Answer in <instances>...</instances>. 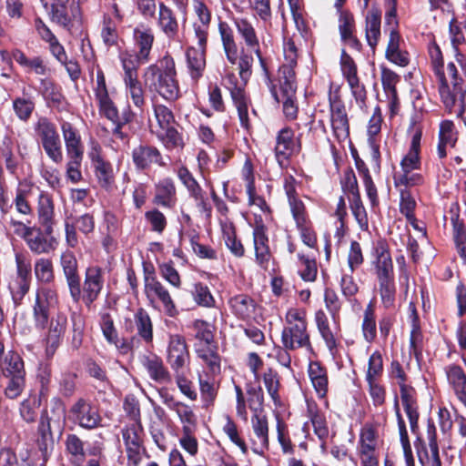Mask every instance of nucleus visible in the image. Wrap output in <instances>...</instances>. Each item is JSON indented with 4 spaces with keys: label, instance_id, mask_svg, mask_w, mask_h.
Here are the masks:
<instances>
[{
    "label": "nucleus",
    "instance_id": "nucleus-1",
    "mask_svg": "<svg viewBox=\"0 0 466 466\" xmlns=\"http://www.w3.org/2000/svg\"><path fill=\"white\" fill-rule=\"evenodd\" d=\"M56 302V292L49 288H42L37 290L32 307L35 328L45 331L43 343L48 357L54 356L62 344L68 324L66 314L59 309L55 310Z\"/></svg>",
    "mask_w": 466,
    "mask_h": 466
},
{
    "label": "nucleus",
    "instance_id": "nucleus-2",
    "mask_svg": "<svg viewBox=\"0 0 466 466\" xmlns=\"http://www.w3.org/2000/svg\"><path fill=\"white\" fill-rule=\"evenodd\" d=\"M62 268L69 294L76 303L82 301L87 309L98 299L104 286V272L98 266H90L85 271L83 287L78 271V262L72 251L66 250L60 256Z\"/></svg>",
    "mask_w": 466,
    "mask_h": 466
},
{
    "label": "nucleus",
    "instance_id": "nucleus-3",
    "mask_svg": "<svg viewBox=\"0 0 466 466\" xmlns=\"http://www.w3.org/2000/svg\"><path fill=\"white\" fill-rule=\"evenodd\" d=\"M236 61L230 63L237 65L238 76L233 72L225 75L222 80L223 86L229 92L230 98L237 109L240 126L246 130H249L251 124L248 117V107L251 105V98L246 91V86L253 73V56L243 47L237 50Z\"/></svg>",
    "mask_w": 466,
    "mask_h": 466
},
{
    "label": "nucleus",
    "instance_id": "nucleus-4",
    "mask_svg": "<svg viewBox=\"0 0 466 466\" xmlns=\"http://www.w3.org/2000/svg\"><path fill=\"white\" fill-rule=\"evenodd\" d=\"M144 83L150 91L158 94L168 102H175L180 97L176 63L168 53L148 66L144 73Z\"/></svg>",
    "mask_w": 466,
    "mask_h": 466
},
{
    "label": "nucleus",
    "instance_id": "nucleus-5",
    "mask_svg": "<svg viewBox=\"0 0 466 466\" xmlns=\"http://www.w3.org/2000/svg\"><path fill=\"white\" fill-rule=\"evenodd\" d=\"M124 330L131 334L127 338L128 342V353L140 343L146 346L153 347L154 342V325L149 313L142 307L137 309L133 314V319H124Z\"/></svg>",
    "mask_w": 466,
    "mask_h": 466
},
{
    "label": "nucleus",
    "instance_id": "nucleus-6",
    "mask_svg": "<svg viewBox=\"0 0 466 466\" xmlns=\"http://www.w3.org/2000/svg\"><path fill=\"white\" fill-rule=\"evenodd\" d=\"M64 421L49 416L46 408L43 409L37 420L35 432V443L44 458H46L55 448L56 435L59 439L64 431Z\"/></svg>",
    "mask_w": 466,
    "mask_h": 466
},
{
    "label": "nucleus",
    "instance_id": "nucleus-7",
    "mask_svg": "<svg viewBox=\"0 0 466 466\" xmlns=\"http://www.w3.org/2000/svg\"><path fill=\"white\" fill-rule=\"evenodd\" d=\"M328 100L332 134L339 143L345 142L350 136V117L339 88L338 87L332 91L331 83Z\"/></svg>",
    "mask_w": 466,
    "mask_h": 466
},
{
    "label": "nucleus",
    "instance_id": "nucleus-8",
    "mask_svg": "<svg viewBox=\"0 0 466 466\" xmlns=\"http://www.w3.org/2000/svg\"><path fill=\"white\" fill-rule=\"evenodd\" d=\"M34 130L46 156L54 163L60 164L63 161V149L56 124L46 116H40L35 123Z\"/></svg>",
    "mask_w": 466,
    "mask_h": 466
},
{
    "label": "nucleus",
    "instance_id": "nucleus-9",
    "mask_svg": "<svg viewBox=\"0 0 466 466\" xmlns=\"http://www.w3.org/2000/svg\"><path fill=\"white\" fill-rule=\"evenodd\" d=\"M68 419L86 431H93L103 426L99 407L84 397L77 398L70 406Z\"/></svg>",
    "mask_w": 466,
    "mask_h": 466
},
{
    "label": "nucleus",
    "instance_id": "nucleus-10",
    "mask_svg": "<svg viewBox=\"0 0 466 466\" xmlns=\"http://www.w3.org/2000/svg\"><path fill=\"white\" fill-rule=\"evenodd\" d=\"M252 244L256 265L263 270H268L270 261L274 259V254L270 248L268 228L260 216L255 217L252 225Z\"/></svg>",
    "mask_w": 466,
    "mask_h": 466
},
{
    "label": "nucleus",
    "instance_id": "nucleus-11",
    "mask_svg": "<svg viewBox=\"0 0 466 466\" xmlns=\"http://www.w3.org/2000/svg\"><path fill=\"white\" fill-rule=\"evenodd\" d=\"M297 80L279 79V89L277 85L269 86V91L278 104L282 105L284 116L289 121L298 118L299 100L297 96Z\"/></svg>",
    "mask_w": 466,
    "mask_h": 466
},
{
    "label": "nucleus",
    "instance_id": "nucleus-12",
    "mask_svg": "<svg viewBox=\"0 0 466 466\" xmlns=\"http://www.w3.org/2000/svg\"><path fill=\"white\" fill-rule=\"evenodd\" d=\"M87 157L91 161L99 186L106 190L111 189L115 183L113 166L105 158L100 143L94 138L90 139L88 143Z\"/></svg>",
    "mask_w": 466,
    "mask_h": 466
},
{
    "label": "nucleus",
    "instance_id": "nucleus-13",
    "mask_svg": "<svg viewBox=\"0 0 466 466\" xmlns=\"http://www.w3.org/2000/svg\"><path fill=\"white\" fill-rule=\"evenodd\" d=\"M422 130L421 124L415 117L410 118L407 132L412 133L411 140L408 152L400 163L401 172H412L420 169Z\"/></svg>",
    "mask_w": 466,
    "mask_h": 466
},
{
    "label": "nucleus",
    "instance_id": "nucleus-14",
    "mask_svg": "<svg viewBox=\"0 0 466 466\" xmlns=\"http://www.w3.org/2000/svg\"><path fill=\"white\" fill-rule=\"evenodd\" d=\"M301 150V134L295 137L294 130L285 127L278 131L274 147L275 158L280 167L288 164L293 155Z\"/></svg>",
    "mask_w": 466,
    "mask_h": 466
},
{
    "label": "nucleus",
    "instance_id": "nucleus-15",
    "mask_svg": "<svg viewBox=\"0 0 466 466\" xmlns=\"http://www.w3.org/2000/svg\"><path fill=\"white\" fill-rule=\"evenodd\" d=\"M25 242L29 250L35 255H47L54 252L58 241L54 236V228L32 226V229L25 238Z\"/></svg>",
    "mask_w": 466,
    "mask_h": 466
},
{
    "label": "nucleus",
    "instance_id": "nucleus-16",
    "mask_svg": "<svg viewBox=\"0 0 466 466\" xmlns=\"http://www.w3.org/2000/svg\"><path fill=\"white\" fill-rule=\"evenodd\" d=\"M132 162L138 172H147L153 166L165 167L161 151L154 145L141 142L131 151Z\"/></svg>",
    "mask_w": 466,
    "mask_h": 466
},
{
    "label": "nucleus",
    "instance_id": "nucleus-17",
    "mask_svg": "<svg viewBox=\"0 0 466 466\" xmlns=\"http://www.w3.org/2000/svg\"><path fill=\"white\" fill-rule=\"evenodd\" d=\"M167 362L173 372L185 370L190 363V354L184 336L172 334L169 336Z\"/></svg>",
    "mask_w": 466,
    "mask_h": 466
},
{
    "label": "nucleus",
    "instance_id": "nucleus-18",
    "mask_svg": "<svg viewBox=\"0 0 466 466\" xmlns=\"http://www.w3.org/2000/svg\"><path fill=\"white\" fill-rule=\"evenodd\" d=\"M314 321L317 329L329 353L331 355H335L338 352V347L339 345V339L337 335L341 330L340 325L339 326V329H336L335 324L333 323L332 328L330 326L328 315L322 309L316 310L314 314Z\"/></svg>",
    "mask_w": 466,
    "mask_h": 466
},
{
    "label": "nucleus",
    "instance_id": "nucleus-19",
    "mask_svg": "<svg viewBox=\"0 0 466 466\" xmlns=\"http://www.w3.org/2000/svg\"><path fill=\"white\" fill-rule=\"evenodd\" d=\"M281 343L291 350L301 348L312 350L308 326L292 325L284 327L281 332Z\"/></svg>",
    "mask_w": 466,
    "mask_h": 466
},
{
    "label": "nucleus",
    "instance_id": "nucleus-20",
    "mask_svg": "<svg viewBox=\"0 0 466 466\" xmlns=\"http://www.w3.org/2000/svg\"><path fill=\"white\" fill-rule=\"evenodd\" d=\"M373 250L375 256L374 266L378 280L394 278L392 258L386 239H379Z\"/></svg>",
    "mask_w": 466,
    "mask_h": 466
},
{
    "label": "nucleus",
    "instance_id": "nucleus-21",
    "mask_svg": "<svg viewBox=\"0 0 466 466\" xmlns=\"http://www.w3.org/2000/svg\"><path fill=\"white\" fill-rule=\"evenodd\" d=\"M153 204L164 208L172 209L177 203V187L170 177L160 178L154 187Z\"/></svg>",
    "mask_w": 466,
    "mask_h": 466
},
{
    "label": "nucleus",
    "instance_id": "nucleus-22",
    "mask_svg": "<svg viewBox=\"0 0 466 466\" xmlns=\"http://www.w3.org/2000/svg\"><path fill=\"white\" fill-rule=\"evenodd\" d=\"M339 32L341 42L352 50L362 51V43L356 35L354 15L350 11H340L339 15Z\"/></svg>",
    "mask_w": 466,
    "mask_h": 466
},
{
    "label": "nucleus",
    "instance_id": "nucleus-23",
    "mask_svg": "<svg viewBox=\"0 0 466 466\" xmlns=\"http://www.w3.org/2000/svg\"><path fill=\"white\" fill-rule=\"evenodd\" d=\"M99 327L105 340L116 347L122 354L128 353V342L127 338H120L115 326L114 319L109 312L99 313Z\"/></svg>",
    "mask_w": 466,
    "mask_h": 466
},
{
    "label": "nucleus",
    "instance_id": "nucleus-24",
    "mask_svg": "<svg viewBox=\"0 0 466 466\" xmlns=\"http://www.w3.org/2000/svg\"><path fill=\"white\" fill-rule=\"evenodd\" d=\"M228 303L237 319L245 321L254 319L258 304L251 296L244 293L237 294L231 297Z\"/></svg>",
    "mask_w": 466,
    "mask_h": 466
},
{
    "label": "nucleus",
    "instance_id": "nucleus-25",
    "mask_svg": "<svg viewBox=\"0 0 466 466\" xmlns=\"http://www.w3.org/2000/svg\"><path fill=\"white\" fill-rule=\"evenodd\" d=\"M39 94L42 96L48 107L56 108L58 111L65 109L66 96L60 85L52 78H41Z\"/></svg>",
    "mask_w": 466,
    "mask_h": 466
},
{
    "label": "nucleus",
    "instance_id": "nucleus-26",
    "mask_svg": "<svg viewBox=\"0 0 466 466\" xmlns=\"http://www.w3.org/2000/svg\"><path fill=\"white\" fill-rule=\"evenodd\" d=\"M145 294L151 302L157 299L162 304L163 309L168 317L175 318L178 315V310L169 291L160 281L146 288Z\"/></svg>",
    "mask_w": 466,
    "mask_h": 466
},
{
    "label": "nucleus",
    "instance_id": "nucleus-27",
    "mask_svg": "<svg viewBox=\"0 0 466 466\" xmlns=\"http://www.w3.org/2000/svg\"><path fill=\"white\" fill-rule=\"evenodd\" d=\"M464 31H466V21L460 22L456 18L450 21L449 35L454 59L461 67L466 64V56L460 48L461 45L466 43Z\"/></svg>",
    "mask_w": 466,
    "mask_h": 466
},
{
    "label": "nucleus",
    "instance_id": "nucleus-28",
    "mask_svg": "<svg viewBox=\"0 0 466 466\" xmlns=\"http://www.w3.org/2000/svg\"><path fill=\"white\" fill-rule=\"evenodd\" d=\"M119 24L109 14H103L99 25L100 38L107 50L113 47L120 48L122 39L118 29Z\"/></svg>",
    "mask_w": 466,
    "mask_h": 466
},
{
    "label": "nucleus",
    "instance_id": "nucleus-29",
    "mask_svg": "<svg viewBox=\"0 0 466 466\" xmlns=\"http://www.w3.org/2000/svg\"><path fill=\"white\" fill-rule=\"evenodd\" d=\"M51 22L67 27L72 22L68 13L70 0H39Z\"/></svg>",
    "mask_w": 466,
    "mask_h": 466
},
{
    "label": "nucleus",
    "instance_id": "nucleus-30",
    "mask_svg": "<svg viewBox=\"0 0 466 466\" xmlns=\"http://www.w3.org/2000/svg\"><path fill=\"white\" fill-rule=\"evenodd\" d=\"M133 40L136 47L135 53L146 61L149 62L151 59L150 54L155 42V35L153 30L141 25L133 30Z\"/></svg>",
    "mask_w": 466,
    "mask_h": 466
},
{
    "label": "nucleus",
    "instance_id": "nucleus-31",
    "mask_svg": "<svg viewBox=\"0 0 466 466\" xmlns=\"http://www.w3.org/2000/svg\"><path fill=\"white\" fill-rule=\"evenodd\" d=\"M207 50L201 47L188 46L186 50L187 67L190 78L198 81L206 69Z\"/></svg>",
    "mask_w": 466,
    "mask_h": 466
},
{
    "label": "nucleus",
    "instance_id": "nucleus-32",
    "mask_svg": "<svg viewBox=\"0 0 466 466\" xmlns=\"http://www.w3.org/2000/svg\"><path fill=\"white\" fill-rule=\"evenodd\" d=\"M307 416L312 424L314 433L322 445H325L329 437L328 422L324 412L315 400H307Z\"/></svg>",
    "mask_w": 466,
    "mask_h": 466
},
{
    "label": "nucleus",
    "instance_id": "nucleus-33",
    "mask_svg": "<svg viewBox=\"0 0 466 466\" xmlns=\"http://www.w3.org/2000/svg\"><path fill=\"white\" fill-rule=\"evenodd\" d=\"M66 156L84 155V144L79 130L69 121L60 124Z\"/></svg>",
    "mask_w": 466,
    "mask_h": 466
},
{
    "label": "nucleus",
    "instance_id": "nucleus-34",
    "mask_svg": "<svg viewBox=\"0 0 466 466\" xmlns=\"http://www.w3.org/2000/svg\"><path fill=\"white\" fill-rule=\"evenodd\" d=\"M400 42L401 35L400 32L392 30L390 33L385 57L390 63L405 67L410 64V58L408 51L400 49Z\"/></svg>",
    "mask_w": 466,
    "mask_h": 466
},
{
    "label": "nucleus",
    "instance_id": "nucleus-35",
    "mask_svg": "<svg viewBox=\"0 0 466 466\" xmlns=\"http://www.w3.org/2000/svg\"><path fill=\"white\" fill-rule=\"evenodd\" d=\"M196 355L206 365L207 377L215 379L221 373V357L218 351V345L203 348L201 345L195 350Z\"/></svg>",
    "mask_w": 466,
    "mask_h": 466
},
{
    "label": "nucleus",
    "instance_id": "nucleus-36",
    "mask_svg": "<svg viewBox=\"0 0 466 466\" xmlns=\"http://www.w3.org/2000/svg\"><path fill=\"white\" fill-rule=\"evenodd\" d=\"M142 364L147 370L150 379L154 381L157 383L171 382V374L159 356L156 354L144 356Z\"/></svg>",
    "mask_w": 466,
    "mask_h": 466
},
{
    "label": "nucleus",
    "instance_id": "nucleus-37",
    "mask_svg": "<svg viewBox=\"0 0 466 466\" xmlns=\"http://www.w3.org/2000/svg\"><path fill=\"white\" fill-rule=\"evenodd\" d=\"M157 25L169 40L178 37L179 25L173 10L164 3L159 4Z\"/></svg>",
    "mask_w": 466,
    "mask_h": 466
},
{
    "label": "nucleus",
    "instance_id": "nucleus-38",
    "mask_svg": "<svg viewBox=\"0 0 466 466\" xmlns=\"http://www.w3.org/2000/svg\"><path fill=\"white\" fill-rule=\"evenodd\" d=\"M312 386L319 399L327 396L329 389V378L326 367L320 361H311L308 370Z\"/></svg>",
    "mask_w": 466,
    "mask_h": 466
},
{
    "label": "nucleus",
    "instance_id": "nucleus-39",
    "mask_svg": "<svg viewBox=\"0 0 466 466\" xmlns=\"http://www.w3.org/2000/svg\"><path fill=\"white\" fill-rule=\"evenodd\" d=\"M12 57L26 73H35L40 76H46L48 73V67L40 56L29 58L24 51L15 48L12 50Z\"/></svg>",
    "mask_w": 466,
    "mask_h": 466
},
{
    "label": "nucleus",
    "instance_id": "nucleus-40",
    "mask_svg": "<svg viewBox=\"0 0 466 466\" xmlns=\"http://www.w3.org/2000/svg\"><path fill=\"white\" fill-rule=\"evenodd\" d=\"M365 24V37L368 45L374 52L381 35V11L378 8H371L368 11Z\"/></svg>",
    "mask_w": 466,
    "mask_h": 466
},
{
    "label": "nucleus",
    "instance_id": "nucleus-41",
    "mask_svg": "<svg viewBox=\"0 0 466 466\" xmlns=\"http://www.w3.org/2000/svg\"><path fill=\"white\" fill-rule=\"evenodd\" d=\"M36 211V226L54 228L56 225L55 204L53 198L48 194L42 192L39 195Z\"/></svg>",
    "mask_w": 466,
    "mask_h": 466
},
{
    "label": "nucleus",
    "instance_id": "nucleus-42",
    "mask_svg": "<svg viewBox=\"0 0 466 466\" xmlns=\"http://www.w3.org/2000/svg\"><path fill=\"white\" fill-rule=\"evenodd\" d=\"M66 452L73 466H82L86 458L84 441L75 433H69L65 440Z\"/></svg>",
    "mask_w": 466,
    "mask_h": 466
},
{
    "label": "nucleus",
    "instance_id": "nucleus-43",
    "mask_svg": "<svg viewBox=\"0 0 466 466\" xmlns=\"http://www.w3.org/2000/svg\"><path fill=\"white\" fill-rule=\"evenodd\" d=\"M12 108L15 116L26 123L35 110V97L23 88L22 96H15L12 101Z\"/></svg>",
    "mask_w": 466,
    "mask_h": 466
},
{
    "label": "nucleus",
    "instance_id": "nucleus-44",
    "mask_svg": "<svg viewBox=\"0 0 466 466\" xmlns=\"http://www.w3.org/2000/svg\"><path fill=\"white\" fill-rule=\"evenodd\" d=\"M220 225L223 239L231 254L237 258L244 257L246 249L242 241L237 236V229L234 223L232 221H225L221 222Z\"/></svg>",
    "mask_w": 466,
    "mask_h": 466
},
{
    "label": "nucleus",
    "instance_id": "nucleus-45",
    "mask_svg": "<svg viewBox=\"0 0 466 466\" xmlns=\"http://www.w3.org/2000/svg\"><path fill=\"white\" fill-rule=\"evenodd\" d=\"M119 60L124 70L123 80L138 78V69L141 65L148 63L140 57L134 50H125L119 54Z\"/></svg>",
    "mask_w": 466,
    "mask_h": 466
},
{
    "label": "nucleus",
    "instance_id": "nucleus-46",
    "mask_svg": "<svg viewBox=\"0 0 466 466\" xmlns=\"http://www.w3.org/2000/svg\"><path fill=\"white\" fill-rule=\"evenodd\" d=\"M218 33L228 63H234L237 57V50L239 48L236 42L232 28L227 22L219 21Z\"/></svg>",
    "mask_w": 466,
    "mask_h": 466
},
{
    "label": "nucleus",
    "instance_id": "nucleus-47",
    "mask_svg": "<svg viewBox=\"0 0 466 466\" xmlns=\"http://www.w3.org/2000/svg\"><path fill=\"white\" fill-rule=\"evenodd\" d=\"M238 35L243 40L248 49L255 50L260 47L257 32L247 18H235L233 20Z\"/></svg>",
    "mask_w": 466,
    "mask_h": 466
},
{
    "label": "nucleus",
    "instance_id": "nucleus-48",
    "mask_svg": "<svg viewBox=\"0 0 466 466\" xmlns=\"http://www.w3.org/2000/svg\"><path fill=\"white\" fill-rule=\"evenodd\" d=\"M96 100L97 102L98 109L106 107L113 108L114 101L109 96L106 76L102 68L97 65L96 66V85L93 88Z\"/></svg>",
    "mask_w": 466,
    "mask_h": 466
},
{
    "label": "nucleus",
    "instance_id": "nucleus-49",
    "mask_svg": "<svg viewBox=\"0 0 466 466\" xmlns=\"http://www.w3.org/2000/svg\"><path fill=\"white\" fill-rule=\"evenodd\" d=\"M361 332L366 342L372 343L375 341L377 338V322L375 306L372 301H370L364 309Z\"/></svg>",
    "mask_w": 466,
    "mask_h": 466
},
{
    "label": "nucleus",
    "instance_id": "nucleus-50",
    "mask_svg": "<svg viewBox=\"0 0 466 466\" xmlns=\"http://www.w3.org/2000/svg\"><path fill=\"white\" fill-rule=\"evenodd\" d=\"M98 110L101 115H103L106 119L114 124L112 135L121 141L127 142L129 140V135L127 132L124 131V127L128 124L124 123L123 120L119 118V112L116 104L113 103L112 109L103 107Z\"/></svg>",
    "mask_w": 466,
    "mask_h": 466
},
{
    "label": "nucleus",
    "instance_id": "nucleus-51",
    "mask_svg": "<svg viewBox=\"0 0 466 466\" xmlns=\"http://www.w3.org/2000/svg\"><path fill=\"white\" fill-rule=\"evenodd\" d=\"M447 381L455 395L466 389V373L461 366L450 364L444 368Z\"/></svg>",
    "mask_w": 466,
    "mask_h": 466
},
{
    "label": "nucleus",
    "instance_id": "nucleus-52",
    "mask_svg": "<svg viewBox=\"0 0 466 466\" xmlns=\"http://www.w3.org/2000/svg\"><path fill=\"white\" fill-rule=\"evenodd\" d=\"M2 373L6 377H25V362L22 357L14 350L8 351L4 361Z\"/></svg>",
    "mask_w": 466,
    "mask_h": 466
},
{
    "label": "nucleus",
    "instance_id": "nucleus-53",
    "mask_svg": "<svg viewBox=\"0 0 466 466\" xmlns=\"http://www.w3.org/2000/svg\"><path fill=\"white\" fill-rule=\"evenodd\" d=\"M323 300L327 310L329 311L335 328L339 329L340 320V310L342 309V301L332 288L324 289Z\"/></svg>",
    "mask_w": 466,
    "mask_h": 466
},
{
    "label": "nucleus",
    "instance_id": "nucleus-54",
    "mask_svg": "<svg viewBox=\"0 0 466 466\" xmlns=\"http://www.w3.org/2000/svg\"><path fill=\"white\" fill-rule=\"evenodd\" d=\"M460 210L458 202L452 203L449 210L452 226V238L455 245L466 243V227L463 219L461 218Z\"/></svg>",
    "mask_w": 466,
    "mask_h": 466
},
{
    "label": "nucleus",
    "instance_id": "nucleus-55",
    "mask_svg": "<svg viewBox=\"0 0 466 466\" xmlns=\"http://www.w3.org/2000/svg\"><path fill=\"white\" fill-rule=\"evenodd\" d=\"M297 258L299 263V276L306 282H313L317 279L318 265L315 257L304 253H298Z\"/></svg>",
    "mask_w": 466,
    "mask_h": 466
},
{
    "label": "nucleus",
    "instance_id": "nucleus-56",
    "mask_svg": "<svg viewBox=\"0 0 466 466\" xmlns=\"http://www.w3.org/2000/svg\"><path fill=\"white\" fill-rule=\"evenodd\" d=\"M193 329L195 330V339L197 342L195 343V350L197 347L201 345L203 348L211 347L217 345L214 341V334L211 330V326L209 323L203 319H196L193 322Z\"/></svg>",
    "mask_w": 466,
    "mask_h": 466
},
{
    "label": "nucleus",
    "instance_id": "nucleus-57",
    "mask_svg": "<svg viewBox=\"0 0 466 466\" xmlns=\"http://www.w3.org/2000/svg\"><path fill=\"white\" fill-rule=\"evenodd\" d=\"M355 167L363 180L367 196L372 206L379 203L377 187L372 180L368 166L361 158L355 162Z\"/></svg>",
    "mask_w": 466,
    "mask_h": 466
},
{
    "label": "nucleus",
    "instance_id": "nucleus-58",
    "mask_svg": "<svg viewBox=\"0 0 466 466\" xmlns=\"http://www.w3.org/2000/svg\"><path fill=\"white\" fill-rule=\"evenodd\" d=\"M191 296L196 304L202 308L212 309L216 307V299L209 288L203 282H196L191 289Z\"/></svg>",
    "mask_w": 466,
    "mask_h": 466
},
{
    "label": "nucleus",
    "instance_id": "nucleus-59",
    "mask_svg": "<svg viewBox=\"0 0 466 466\" xmlns=\"http://www.w3.org/2000/svg\"><path fill=\"white\" fill-rule=\"evenodd\" d=\"M418 458L421 463H423L424 458L431 461V466H442L441 460L440 457L439 445H430V453L428 452L426 443L424 440L418 436L414 441Z\"/></svg>",
    "mask_w": 466,
    "mask_h": 466
},
{
    "label": "nucleus",
    "instance_id": "nucleus-60",
    "mask_svg": "<svg viewBox=\"0 0 466 466\" xmlns=\"http://www.w3.org/2000/svg\"><path fill=\"white\" fill-rule=\"evenodd\" d=\"M125 446H144V428L142 422H132L121 431Z\"/></svg>",
    "mask_w": 466,
    "mask_h": 466
},
{
    "label": "nucleus",
    "instance_id": "nucleus-61",
    "mask_svg": "<svg viewBox=\"0 0 466 466\" xmlns=\"http://www.w3.org/2000/svg\"><path fill=\"white\" fill-rule=\"evenodd\" d=\"M35 279L42 284H50L55 280L53 261L47 258H39L34 265Z\"/></svg>",
    "mask_w": 466,
    "mask_h": 466
},
{
    "label": "nucleus",
    "instance_id": "nucleus-62",
    "mask_svg": "<svg viewBox=\"0 0 466 466\" xmlns=\"http://www.w3.org/2000/svg\"><path fill=\"white\" fill-rule=\"evenodd\" d=\"M246 392L248 400L246 402L248 404V408L258 414L263 411L264 409V391L260 385H254L253 383H247Z\"/></svg>",
    "mask_w": 466,
    "mask_h": 466
},
{
    "label": "nucleus",
    "instance_id": "nucleus-63",
    "mask_svg": "<svg viewBox=\"0 0 466 466\" xmlns=\"http://www.w3.org/2000/svg\"><path fill=\"white\" fill-rule=\"evenodd\" d=\"M42 398L36 395L30 396V398L21 402L19 412L26 423H33L36 420L37 410L40 408Z\"/></svg>",
    "mask_w": 466,
    "mask_h": 466
},
{
    "label": "nucleus",
    "instance_id": "nucleus-64",
    "mask_svg": "<svg viewBox=\"0 0 466 466\" xmlns=\"http://www.w3.org/2000/svg\"><path fill=\"white\" fill-rule=\"evenodd\" d=\"M176 174L181 184L186 187L189 197L196 195L198 192L203 190L198 181L194 177L193 173L187 168V166L181 165L176 169Z\"/></svg>",
    "mask_w": 466,
    "mask_h": 466
}]
</instances>
